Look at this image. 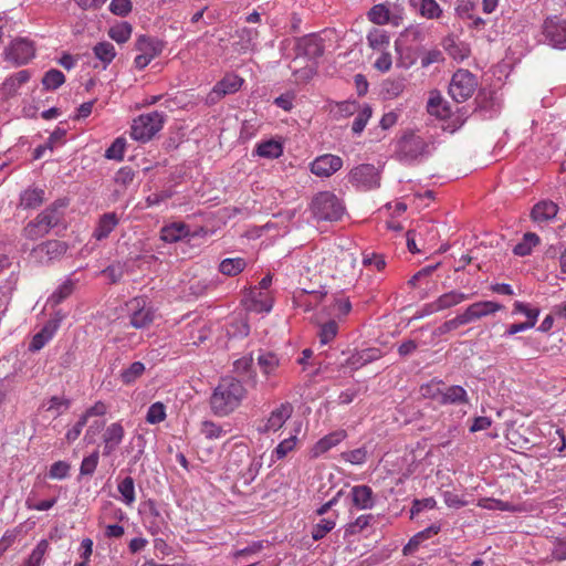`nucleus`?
<instances>
[{
	"instance_id": "nucleus-1",
	"label": "nucleus",
	"mask_w": 566,
	"mask_h": 566,
	"mask_svg": "<svg viewBox=\"0 0 566 566\" xmlns=\"http://www.w3.org/2000/svg\"><path fill=\"white\" fill-rule=\"evenodd\" d=\"M248 395L242 381L233 376L221 377L210 397V408L213 415L226 417L232 413Z\"/></svg>"
},
{
	"instance_id": "nucleus-2",
	"label": "nucleus",
	"mask_w": 566,
	"mask_h": 566,
	"mask_svg": "<svg viewBox=\"0 0 566 566\" xmlns=\"http://www.w3.org/2000/svg\"><path fill=\"white\" fill-rule=\"evenodd\" d=\"M66 201L59 199L41 211L23 228V237L29 240H38L46 235L51 229L57 227L64 217Z\"/></svg>"
},
{
	"instance_id": "nucleus-3",
	"label": "nucleus",
	"mask_w": 566,
	"mask_h": 566,
	"mask_svg": "<svg viewBox=\"0 0 566 566\" xmlns=\"http://www.w3.org/2000/svg\"><path fill=\"white\" fill-rule=\"evenodd\" d=\"M429 155V144L415 133H406L396 144L395 158L410 165Z\"/></svg>"
},
{
	"instance_id": "nucleus-4",
	"label": "nucleus",
	"mask_w": 566,
	"mask_h": 566,
	"mask_svg": "<svg viewBox=\"0 0 566 566\" xmlns=\"http://www.w3.org/2000/svg\"><path fill=\"white\" fill-rule=\"evenodd\" d=\"M311 210L317 221H337L344 214L342 201L329 191L317 193L311 205Z\"/></svg>"
},
{
	"instance_id": "nucleus-5",
	"label": "nucleus",
	"mask_w": 566,
	"mask_h": 566,
	"mask_svg": "<svg viewBox=\"0 0 566 566\" xmlns=\"http://www.w3.org/2000/svg\"><path fill=\"white\" fill-rule=\"evenodd\" d=\"M164 123V113L155 111L142 114L133 120L130 137L139 143H147L163 128Z\"/></svg>"
},
{
	"instance_id": "nucleus-6",
	"label": "nucleus",
	"mask_w": 566,
	"mask_h": 566,
	"mask_svg": "<svg viewBox=\"0 0 566 566\" xmlns=\"http://www.w3.org/2000/svg\"><path fill=\"white\" fill-rule=\"evenodd\" d=\"M478 85V78L473 73L459 69L450 80L448 93L457 103H463L474 94Z\"/></svg>"
},
{
	"instance_id": "nucleus-7",
	"label": "nucleus",
	"mask_w": 566,
	"mask_h": 566,
	"mask_svg": "<svg viewBox=\"0 0 566 566\" xmlns=\"http://www.w3.org/2000/svg\"><path fill=\"white\" fill-rule=\"evenodd\" d=\"M348 180L358 190H373L380 187L381 171L371 164H360L349 171Z\"/></svg>"
},
{
	"instance_id": "nucleus-8",
	"label": "nucleus",
	"mask_w": 566,
	"mask_h": 566,
	"mask_svg": "<svg viewBox=\"0 0 566 566\" xmlns=\"http://www.w3.org/2000/svg\"><path fill=\"white\" fill-rule=\"evenodd\" d=\"M69 245L64 241L48 240L38 244L31 251V256L41 264H49L60 260L67 251Z\"/></svg>"
},
{
	"instance_id": "nucleus-9",
	"label": "nucleus",
	"mask_w": 566,
	"mask_h": 566,
	"mask_svg": "<svg viewBox=\"0 0 566 566\" xmlns=\"http://www.w3.org/2000/svg\"><path fill=\"white\" fill-rule=\"evenodd\" d=\"M244 80L235 73H227L218 81L207 96L208 104H216L224 96L234 94L242 87Z\"/></svg>"
},
{
	"instance_id": "nucleus-10",
	"label": "nucleus",
	"mask_w": 566,
	"mask_h": 566,
	"mask_svg": "<svg viewBox=\"0 0 566 566\" xmlns=\"http://www.w3.org/2000/svg\"><path fill=\"white\" fill-rule=\"evenodd\" d=\"M129 324L137 329L146 328L154 322L155 311L146 304L145 298H133L129 302Z\"/></svg>"
},
{
	"instance_id": "nucleus-11",
	"label": "nucleus",
	"mask_w": 566,
	"mask_h": 566,
	"mask_svg": "<svg viewBox=\"0 0 566 566\" xmlns=\"http://www.w3.org/2000/svg\"><path fill=\"white\" fill-rule=\"evenodd\" d=\"M33 43L27 39H17L4 50V57L15 66L27 64L34 57Z\"/></svg>"
},
{
	"instance_id": "nucleus-12",
	"label": "nucleus",
	"mask_w": 566,
	"mask_h": 566,
	"mask_svg": "<svg viewBox=\"0 0 566 566\" xmlns=\"http://www.w3.org/2000/svg\"><path fill=\"white\" fill-rule=\"evenodd\" d=\"M545 40L555 49H566V21L557 17L548 18L543 25Z\"/></svg>"
},
{
	"instance_id": "nucleus-13",
	"label": "nucleus",
	"mask_w": 566,
	"mask_h": 566,
	"mask_svg": "<svg viewBox=\"0 0 566 566\" xmlns=\"http://www.w3.org/2000/svg\"><path fill=\"white\" fill-rule=\"evenodd\" d=\"M343 167V159L333 154L318 156L311 163V171L317 177H331Z\"/></svg>"
},
{
	"instance_id": "nucleus-14",
	"label": "nucleus",
	"mask_w": 566,
	"mask_h": 566,
	"mask_svg": "<svg viewBox=\"0 0 566 566\" xmlns=\"http://www.w3.org/2000/svg\"><path fill=\"white\" fill-rule=\"evenodd\" d=\"M295 50L297 55L317 59L324 53V43L318 35L307 34L296 40Z\"/></svg>"
},
{
	"instance_id": "nucleus-15",
	"label": "nucleus",
	"mask_w": 566,
	"mask_h": 566,
	"mask_svg": "<svg viewBox=\"0 0 566 566\" xmlns=\"http://www.w3.org/2000/svg\"><path fill=\"white\" fill-rule=\"evenodd\" d=\"M501 308H502V305L496 302L481 301V302H476V303L469 305L465 308V311L463 313H461L460 315H461L464 324L467 325V324L472 323L476 319H480L484 316L494 314L497 311H500Z\"/></svg>"
},
{
	"instance_id": "nucleus-16",
	"label": "nucleus",
	"mask_w": 566,
	"mask_h": 566,
	"mask_svg": "<svg viewBox=\"0 0 566 566\" xmlns=\"http://www.w3.org/2000/svg\"><path fill=\"white\" fill-rule=\"evenodd\" d=\"M349 497L356 510L367 511L376 505V495L373 489L366 484L354 485L350 489Z\"/></svg>"
},
{
	"instance_id": "nucleus-17",
	"label": "nucleus",
	"mask_w": 566,
	"mask_h": 566,
	"mask_svg": "<svg viewBox=\"0 0 566 566\" xmlns=\"http://www.w3.org/2000/svg\"><path fill=\"white\" fill-rule=\"evenodd\" d=\"M125 430L120 422L111 423L103 433V455H111L122 443Z\"/></svg>"
},
{
	"instance_id": "nucleus-18",
	"label": "nucleus",
	"mask_w": 566,
	"mask_h": 566,
	"mask_svg": "<svg viewBox=\"0 0 566 566\" xmlns=\"http://www.w3.org/2000/svg\"><path fill=\"white\" fill-rule=\"evenodd\" d=\"M119 218L116 212H106L98 218L93 231V238L103 241L108 238L112 231L118 226Z\"/></svg>"
},
{
	"instance_id": "nucleus-19",
	"label": "nucleus",
	"mask_w": 566,
	"mask_h": 566,
	"mask_svg": "<svg viewBox=\"0 0 566 566\" xmlns=\"http://www.w3.org/2000/svg\"><path fill=\"white\" fill-rule=\"evenodd\" d=\"M441 530V525L439 523L431 524L429 527L418 532L415 534L408 543L402 548V554L405 556L412 555L418 551L419 546L427 539L437 535Z\"/></svg>"
},
{
	"instance_id": "nucleus-20",
	"label": "nucleus",
	"mask_w": 566,
	"mask_h": 566,
	"mask_svg": "<svg viewBox=\"0 0 566 566\" xmlns=\"http://www.w3.org/2000/svg\"><path fill=\"white\" fill-rule=\"evenodd\" d=\"M248 310L255 313H269L273 307V297L270 292L259 291L256 287L249 294Z\"/></svg>"
},
{
	"instance_id": "nucleus-21",
	"label": "nucleus",
	"mask_w": 566,
	"mask_h": 566,
	"mask_svg": "<svg viewBox=\"0 0 566 566\" xmlns=\"http://www.w3.org/2000/svg\"><path fill=\"white\" fill-rule=\"evenodd\" d=\"M292 415V406L290 403H282L275 408L269 416L264 428L260 429L262 432L276 431L283 427L285 421Z\"/></svg>"
},
{
	"instance_id": "nucleus-22",
	"label": "nucleus",
	"mask_w": 566,
	"mask_h": 566,
	"mask_svg": "<svg viewBox=\"0 0 566 566\" xmlns=\"http://www.w3.org/2000/svg\"><path fill=\"white\" fill-rule=\"evenodd\" d=\"M346 437L347 432L343 429L326 434L315 443V446L312 449V455L314 458H317L324 454L325 452L340 443L343 440H345Z\"/></svg>"
},
{
	"instance_id": "nucleus-23",
	"label": "nucleus",
	"mask_w": 566,
	"mask_h": 566,
	"mask_svg": "<svg viewBox=\"0 0 566 566\" xmlns=\"http://www.w3.org/2000/svg\"><path fill=\"white\" fill-rule=\"evenodd\" d=\"M558 212V206L551 200H542L537 202L532 211L531 218L534 222L542 223L553 220Z\"/></svg>"
},
{
	"instance_id": "nucleus-24",
	"label": "nucleus",
	"mask_w": 566,
	"mask_h": 566,
	"mask_svg": "<svg viewBox=\"0 0 566 566\" xmlns=\"http://www.w3.org/2000/svg\"><path fill=\"white\" fill-rule=\"evenodd\" d=\"M427 111L430 115H433L440 119H447L451 117V107L447 101L437 91L430 93V97L427 103Z\"/></svg>"
},
{
	"instance_id": "nucleus-25",
	"label": "nucleus",
	"mask_w": 566,
	"mask_h": 566,
	"mask_svg": "<svg viewBox=\"0 0 566 566\" xmlns=\"http://www.w3.org/2000/svg\"><path fill=\"white\" fill-rule=\"evenodd\" d=\"M409 4L422 18L434 20L441 18L443 10L436 0H409Z\"/></svg>"
},
{
	"instance_id": "nucleus-26",
	"label": "nucleus",
	"mask_w": 566,
	"mask_h": 566,
	"mask_svg": "<svg viewBox=\"0 0 566 566\" xmlns=\"http://www.w3.org/2000/svg\"><path fill=\"white\" fill-rule=\"evenodd\" d=\"M469 396L467 390L459 385L443 387L440 405H468Z\"/></svg>"
},
{
	"instance_id": "nucleus-27",
	"label": "nucleus",
	"mask_w": 566,
	"mask_h": 566,
	"mask_svg": "<svg viewBox=\"0 0 566 566\" xmlns=\"http://www.w3.org/2000/svg\"><path fill=\"white\" fill-rule=\"evenodd\" d=\"M233 371L250 381L253 386L256 385V373L253 369V356L252 354L242 356L233 361Z\"/></svg>"
},
{
	"instance_id": "nucleus-28",
	"label": "nucleus",
	"mask_w": 566,
	"mask_h": 566,
	"mask_svg": "<svg viewBox=\"0 0 566 566\" xmlns=\"http://www.w3.org/2000/svg\"><path fill=\"white\" fill-rule=\"evenodd\" d=\"M189 228L184 222H172L160 231V239L167 243H174L189 235Z\"/></svg>"
},
{
	"instance_id": "nucleus-29",
	"label": "nucleus",
	"mask_w": 566,
	"mask_h": 566,
	"mask_svg": "<svg viewBox=\"0 0 566 566\" xmlns=\"http://www.w3.org/2000/svg\"><path fill=\"white\" fill-rule=\"evenodd\" d=\"M283 154V145L274 139H269L259 143L252 151L253 156H259L266 159H276Z\"/></svg>"
},
{
	"instance_id": "nucleus-30",
	"label": "nucleus",
	"mask_w": 566,
	"mask_h": 566,
	"mask_svg": "<svg viewBox=\"0 0 566 566\" xmlns=\"http://www.w3.org/2000/svg\"><path fill=\"white\" fill-rule=\"evenodd\" d=\"M56 325L52 323H45L40 332H38L29 344L30 352H39L42 349L56 334Z\"/></svg>"
},
{
	"instance_id": "nucleus-31",
	"label": "nucleus",
	"mask_w": 566,
	"mask_h": 566,
	"mask_svg": "<svg viewBox=\"0 0 566 566\" xmlns=\"http://www.w3.org/2000/svg\"><path fill=\"white\" fill-rule=\"evenodd\" d=\"M237 36L239 38V41L235 42L237 50L239 52H247L254 49L259 32L254 28H242L237 31Z\"/></svg>"
},
{
	"instance_id": "nucleus-32",
	"label": "nucleus",
	"mask_w": 566,
	"mask_h": 566,
	"mask_svg": "<svg viewBox=\"0 0 566 566\" xmlns=\"http://www.w3.org/2000/svg\"><path fill=\"white\" fill-rule=\"evenodd\" d=\"M44 190L28 188L20 195V206L24 209H35L44 202Z\"/></svg>"
},
{
	"instance_id": "nucleus-33",
	"label": "nucleus",
	"mask_w": 566,
	"mask_h": 566,
	"mask_svg": "<svg viewBox=\"0 0 566 566\" xmlns=\"http://www.w3.org/2000/svg\"><path fill=\"white\" fill-rule=\"evenodd\" d=\"M92 50L94 56L102 62L103 69H106L116 56L115 46L107 41L96 43Z\"/></svg>"
},
{
	"instance_id": "nucleus-34",
	"label": "nucleus",
	"mask_w": 566,
	"mask_h": 566,
	"mask_svg": "<svg viewBox=\"0 0 566 566\" xmlns=\"http://www.w3.org/2000/svg\"><path fill=\"white\" fill-rule=\"evenodd\" d=\"M258 365L260 366L262 374L265 377H270L275 374L280 366V359L276 354L262 350L258 356Z\"/></svg>"
},
{
	"instance_id": "nucleus-35",
	"label": "nucleus",
	"mask_w": 566,
	"mask_h": 566,
	"mask_svg": "<svg viewBox=\"0 0 566 566\" xmlns=\"http://www.w3.org/2000/svg\"><path fill=\"white\" fill-rule=\"evenodd\" d=\"M248 263L243 258H227L219 264V271L227 276H235L244 271Z\"/></svg>"
},
{
	"instance_id": "nucleus-36",
	"label": "nucleus",
	"mask_w": 566,
	"mask_h": 566,
	"mask_svg": "<svg viewBox=\"0 0 566 566\" xmlns=\"http://www.w3.org/2000/svg\"><path fill=\"white\" fill-rule=\"evenodd\" d=\"M186 333L188 334V340H190L192 345L198 346L209 337L210 328L206 323L199 322L188 325Z\"/></svg>"
},
{
	"instance_id": "nucleus-37",
	"label": "nucleus",
	"mask_w": 566,
	"mask_h": 566,
	"mask_svg": "<svg viewBox=\"0 0 566 566\" xmlns=\"http://www.w3.org/2000/svg\"><path fill=\"white\" fill-rule=\"evenodd\" d=\"M161 49L163 45L159 41L147 35L138 36L136 41V50L144 54H150L153 59L161 53Z\"/></svg>"
},
{
	"instance_id": "nucleus-38",
	"label": "nucleus",
	"mask_w": 566,
	"mask_h": 566,
	"mask_svg": "<svg viewBox=\"0 0 566 566\" xmlns=\"http://www.w3.org/2000/svg\"><path fill=\"white\" fill-rule=\"evenodd\" d=\"M373 522H375V516L373 514L359 515L354 522H350L345 526L344 537H350L363 532Z\"/></svg>"
},
{
	"instance_id": "nucleus-39",
	"label": "nucleus",
	"mask_w": 566,
	"mask_h": 566,
	"mask_svg": "<svg viewBox=\"0 0 566 566\" xmlns=\"http://www.w3.org/2000/svg\"><path fill=\"white\" fill-rule=\"evenodd\" d=\"M74 290V281L71 279L65 280L48 298V305L55 307L67 298Z\"/></svg>"
},
{
	"instance_id": "nucleus-40",
	"label": "nucleus",
	"mask_w": 566,
	"mask_h": 566,
	"mask_svg": "<svg viewBox=\"0 0 566 566\" xmlns=\"http://www.w3.org/2000/svg\"><path fill=\"white\" fill-rule=\"evenodd\" d=\"M539 237L536 233L526 232L522 241L514 247L513 253L518 256L530 255L533 248L539 244Z\"/></svg>"
},
{
	"instance_id": "nucleus-41",
	"label": "nucleus",
	"mask_w": 566,
	"mask_h": 566,
	"mask_svg": "<svg viewBox=\"0 0 566 566\" xmlns=\"http://www.w3.org/2000/svg\"><path fill=\"white\" fill-rule=\"evenodd\" d=\"M120 493V501L127 506H132L136 500L135 482L132 476L124 478L117 485Z\"/></svg>"
},
{
	"instance_id": "nucleus-42",
	"label": "nucleus",
	"mask_w": 566,
	"mask_h": 566,
	"mask_svg": "<svg viewBox=\"0 0 566 566\" xmlns=\"http://www.w3.org/2000/svg\"><path fill=\"white\" fill-rule=\"evenodd\" d=\"M368 20L377 25L387 24L390 21V10L384 3L375 4L367 12Z\"/></svg>"
},
{
	"instance_id": "nucleus-43",
	"label": "nucleus",
	"mask_w": 566,
	"mask_h": 566,
	"mask_svg": "<svg viewBox=\"0 0 566 566\" xmlns=\"http://www.w3.org/2000/svg\"><path fill=\"white\" fill-rule=\"evenodd\" d=\"M469 297L470 296L463 292L450 291L440 295L437 300L439 302L441 311H443L469 300Z\"/></svg>"
},
{
	"instance_id": "nucleus-44",
	"label": "nucleus",
	"mask_w": 566,
	"mask_h": 566,
	"mask_svg": "<svg viewBox=\"0 0 566 566\" xmlns=\"http://www.w3.org/2000/svg\"><path fill=\"white\" fill-rule=\"evenodd\" d=\"M31 78V72L29 70H21L15 74L11 75L3 83L4 90L9 94H13L18 91V88L27 83Z\"/></svg>"
},
{
	"instance_id": "nucleus-45",
	"label": "nucleus",
	"mask_w": 566,
	"mask_h": 566,
	"mask_svg": "<svg viewBox=\"0 0 566 566\" xmlns=\"http://www.w3.org/2000/svg\"><path fill=\"white\" fill-rule=\"evenodd\" d=\"M49 548L50 544L48 539H41L31 552L23 566H41Z\"/></svg>"
},
{
	"instance_id": "nucleus-46",
	"label": "nucleus",
	"mask_w": 566,
	"mask_h": 566,
	"mask_svg": "<svg viewBox=\"0 0 566 566\" xmlns=\"http://www.w3.org/2000/svg\"><path fill=\"white\" fill-rule=\"evenodd\" d=\"M133 28L128 22H120L109 28L107 34L115 42L126 43L132 35Z\"/></svg>"
},
{
	"instance_id": "nucleus-47",
	"label": "nucleus",
	"mask_w": 566,
	"mask_h": 566,
	"mask_svg": "<svg viewBox=\"0 0 566 566\" xmlns=\"http://www.w3.org/2000/svg\"><path fill=\"white\" fill-rule=\"evenodd\" d=\"M65 82L64 74L56 69H51L44 73L42 77V85L46 91H55Z\"/></svg>"
},
{
	"instance_id": "nucleus-48",
	"label": "nucleus",
	"mask_w": 566,
	"mask_h": 566,
	"mask_svg": "<svg viewBox=\"0 0 566 566\" xmlns=\"http://www.w3.org/2000/svg\"><path fill=\"white\" fill-rule=\"evenodd\" d=\"M145 371V365L142 361H134L127 368L120 371V380L125 385L135 382Z\"/></svg>"
},
{
	"instance_id": "nucleus-49",
	"label": "nucleus",
	"mask_w": 566,
	"mask_h": 566,
	"mask_svg": "<svg viewBox=\"0 0 566 566\" xmlns=\"http://www.w3.org/2000/svg\"><path fill=\"white\" fill-rule=\"evenodd\" d=\"M443 382L441 380L432 379L431 381L421 385L420 394L423 398L437 400L440 403L442 396Z\"/></svg>"
},
{
	"instance_id": "nucleus-50",
	"label": "nucleus",
	"mask_w": 566,
	"mask_h": 566,
	"mask_svg": "<svg viewBox=\"0 0 566 566\" xmlns=\"http://www.w3.org/2000/svg\"><path fill=\"white\" fill-rule=\"evenodd\" d=\"M367 41L371 49L381 50L389 44V35L385 30L373 29L367 34Z\"/></svg>"
},
{
	"instance_id": "nucleus-51",
	"label": "nucleus",
	"mask_w": 566,
	"mask_h": 566,
	"mask_svg": "<svg viewBox=\"0 0 566 566\" xmlns=\"http://www.w3.org/2000/svg\"><path fill=\"white\" fill-rule=\"evenodd\" d=\"M336 526L335 518H322L317 524H315L312 528V538L314 541L323 539L334 527Z\"/></svg>"
},
{
	"instance_id": "nucleus-52",
	"label": "nucleus",
	"mask_w": 566,
	"mask_h": 566,
	"mask_svg": "<svg viewBox=\"0 0 566 566\" xmlns=\"http://www.w3.org/2000/svg\"><path fill=\"white\" fill-rule=\"evenodd\" d=\"M216 287V282L211 279L193 280L189 284V292L191 295L199 297L206 295L209 291Z\"/></svg>"
},
{
	"instance_id": "nucleus-53",
	"label": "nucleus",
	"mask_w": 566,
	"mask_h": 566,
	"mask_svg": "<svg viewBox=\"0 0 566 566\" xmlns=\"http://www.w3.org/2000/svg\"><path fill=\"white\" fill-rule=\"evenodd\" d=\"M166 406L160 402H154L148 407L146 421L150 424H157L166 419Z\"/></svg>"
},
{
	"instance_id": "nucleus-54",
	"label": "nucleus",
	"mask_w": 566,
	"mask_h": 566,
	"mask_svg": "<svg viewBox=\"0 0 566 566\" xmlns=\"http://www.w3.org/2000/svg\"><path fill=\"white\" fill-rule=\"evenodd\" d=\"M338 325L335 321H328L319 326L317 336L322 345L331 343L337 335Z\"/></svg>"
},
{
	"instance_id": "nucleus-55",
	"label": "nucleus",
	"mask_w": 566,
	"mask_h": 566,
	"mask_svg": "<svg viewBox=\"0 0 566 566\" xmlns=\"http://www.w3.org/2000/svg\"><path fill=\"white\" fill-rule=\"evenodd\" d=\"M377 349L368 348L365 350H361L359 353H356L350 356L348 359L349 364L356 367H361L368 363H371L373 360L378 358Z\"/></svg>"
},
{
	"instance_id": "nucleus-56",
	"label": "nucleus",
	"mask_w": 566,
	"mask_h": 566,
	"mask_svg": "<svg viewBox=\"0 0 566 566\" xmlns=\"http://www.w3.org/2000/svg\"><path fill=\"white\" fill-rule=\"evenodd\" d=\"M126 149V139L117 137L112 145L106 149L105 157L107 159L122 160Z\"/></svg>"
},
{
	"instance_id": "nucleus-57",
	"label": "nucleus",
	"mask_w": 566,
	"mask_h": 566,
	"mask_svg": "<svg viewBox=\"0 0 566 566\" xmlns=\"http://www.w3.org/2000/svg\"><path fill=\"white\" fill-rule=\"evenodd\" d=\"M201 433L210 440L220 439L226 434V430L213 421L206 420L201 423Z\"/></svg>"
},
{
	"instance_id": "nucleus-58",
	"label": "nucleus",
	"mask_w": 566,
	"mask_h": 566,
	"mask_svg": "<svg viewBox=\"0 0 566 566\" xmlns=\"http://www.w3.org/2000/svg\"><path fill=\"white\" fill-rule=\"evenodd\" d=\"M405 90V83L403 80H386L382 83V92L385 93L386 97L388 98H395L398 97Z\"/></svg>"
},
{
	"instance_id": "nucleus-59",
	"label": "nucleus",
	"mask_w": 566,
	"mask_h": 566,
	"mask_svg": "<svg viewBox=\"0 0 566 566\" xmlns=\"http://www.w3.org/2000/svg\"><path fill=\"white\" fill-rule=\"evenodd\" d=\"M71 406V400L64 397L53 396L49 399L46 403V410L53 411L55 417L61 416L64 411H66Z\"/></svg>"
},
{
	"instance_id": "nucleus-60",
	"label": "nucleus",
	"mask_w": 566,
	"mask_h": 566,
	"mask_svg": "<svg viewBox=\"0 0 566 566\" xmlns=\"http://www.w3.org/2000/svg\"><path fill=\"white\" fill-rule=\"evenodd\" d=\"M371 114V107L369 105H364L353 122L352 129L355 134H360L365 129Z\"/></svg>"
},
{
	"instance_id": "nucleus-61",
	"label": "nucleus",
	"mask_w": 566,
	"mask_h": 566,
	"mask_svg": "<svg viewBox=\"0 0 566 566\" xmlns=\"http://www.w3.org/2000/svg\"><path fill=\"white\" fill-rule=\"evenodd\" d=\"M340 457L346 462H349L354 465H360L364 464L367 460V450L365 447H361L350 451H345L340 454Z\"/></svg>"
},
{
	"instance_id": "nucleus-62",
	"label": "nucleus",
	"mask_w": 566,
	"mask_h": 566,
	"mask_svg": "<svg viewBox=\"0 0 566 566\" xmlns=\"http://www.w3.org/2000/svg\"><path fill=\"white\" fill-rule=\"evenodd\" d=\"M99 461V454L98 451L92 452L90 455L85 457L82 460L81 467H80V474L82 476L84 475H93L95 472Z\"/></svg>"
},
{
	"instance_id": "nucleus-63",
	"label": "nucleus",
	"mask_w": 566,
	"mask_h": 566,
	"mask_svg": "<svg viewBox=\"0 0 566 566\" xmlns=\"http://www.w3.org/2000/svg\"><path fill=\"white\" fill-rule=\"evenodd\" d=\"M513 314L521 313L526 316V322H532V326L534 327L537 318L539 316V310L538 308H532L527 304L516 301L514 303Z\"/></svg>"
},
{
	"instance_id": "nucleus-64",
	"label": "nucleus",
	"mask_w": 566,
	"mask_h": 566,
	"mask_svg": "<svg viewBox=\"0 0 566 566\" xmlns=\"http://www.w3.org/2000/svg\"><path fill=\"white\" fill-rule=\"evenodd\" d=\"M71 464L66 461L54 462L49 470V478L55 480H63L69 476Z\"/></svg>"
}]
</instances>
